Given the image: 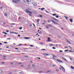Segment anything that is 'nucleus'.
Returning a JSON list of instances; mask_svg holds the SVG:
<instances>
[{
	"label": "nucleus",
	"mask_w": 74,
	"mask_h": 74,
	"mask_svg": "<svg viewBox=\"0 0 74 74\" xmlns=\"http://www.w3.org/2000/svg\"><path fill=\"white\" fill-rule=\"evenodd\" d=\"M56 60L58 62H60V63H63V61L60 60H59L58 59H56Z\"/></svg>",
	"instance_id": "f03ea898"
},
{
	"label": "nucleus",
	"mask_w": 74,
	"mask_h": 74,
	"mask_svg": "<svg viewBox=\"0 0 74 74\" xmlns=\"http://www.w3.org/2000/svg\"><path fill=\"white\" fill-rule=\"evenodd\" d=\"M40 21V19H38L37 20V23L38 22V21Z\"/></svg>",
	"instance_id": "aec40b11"
},
{
	"label": "nucleus",
	"mask_w": 74,
	"mask_h": 74,
	"mask_svg": "<svg viewBox=\"0 0 74 74\" xmlns=\"http://www.w3.org/2000/svg\"><path fill=\"white\" fill-rule=\"evenodd\" d=\"M5 63L4 62H1V63L2 64H4Z\"/></svg>",
	"instance_id": "c756f323"
},
{
	"label": "nucleus",
	"mask_w": 74,
	"mask_h": 74,
	"mask_svg": "<svg viewBox=\"0 0 74 74\" xmlns=\"http://www.w3.org/2000/svg\"><path fill=\"white\" fill-rule=\"evenodd\" d=\"M59 51H60V52H63V51L62 50H60Z\"/></svg>",
	"instance_id": "f704fd0d"
},
{
	"label": "nucleus",
	"mask_w": 74,
	"mask_h": 74,
	"mask_svg": "<svg viewBox=\"0 0 74 74\" xmlns=\"http://www.w3.org/2000/svg\"><path fill=\"white\" fill-rule=\"evenodd\" d=\"M40 44H41V45H43V44H44V43H43L42 42H40Z\"/></svg>",
	"instance_id": "a211bd4d"
},
{
	"label": "nucleus",
	"mask_w": 74,
	"mask_h": 74,
	"mask_svg": "<svg viewBox=\"0 0 74 74\" xmlns=\"http://www.w3.org/2000/svg\"><path fill=\"white\" fill-rule=\"evenodd\" d=\"M10 33H14V32H10Z\"/></svg>",
	"instance_id": "e2e57ef3"
},
{
	"label": "nucleus",
	"mask_w": 74,
	"mask_h": 74,
	"mask_svg": "<svg viewBox=\"0 0 74 74\" xmlns=\"http://www.w3.org/2000/svg\"><path fill=\"white\" fill-rule=\"evenodd\" d=\"M5 44H7V42H4Z\"/></svg>",
	"instance_id": "8fccbe9b"
},
{
	"label": "nucleus",
	"mask_w": 74,
	"mask_h": 74,
	"mask_svg": "<svg viewBox=\"0 0 74 74\" xmlns=\"http://www.w3.org/2000/svg\"><path fill=\"white\" fill-rule=\"evenodd\" d=\"M4 15L5 16H7V14L5 13L4 14Z\"/></svg>",
	"instance_id": "cd10ccee"
},
{
	"label": "nucleus",
	"mask_w": 74,
	"mask_h": 74,
	"mask_svg": "<svg viewBox=\"0 0 74 74\" xmlns=\"http://www.w3.org/2000/svg\"><path fill=\"white\" fill-rule=\"evenodd\" d=\"M56 58H57L56 56H53V58L54 59H56Z\"/></svg>",
	"instance_id": "0eeeda50"
},
{
	"label": "nucleus",
	"mask_w": 74,
	"mask_h": 74,
	"mask_svg": "<svg viewBox=\"0 0 74 74\" xmlns=\"http://www.w3.org/2000/svg\"><path fill=\"white\" fill-rule=\"evenodd\" d=\"M18 37H20V36H21V35H18Z\"/></svg>",
	"instance_id": "79ce46f5"
},
{
	"label": "nucleus",
	"mask_w": 74,
	"mask_h": 74,
	"mask_svg": "<svg viewBox=\"0 0 74 74\" xmlns=\"http://www.w3.org/2000/svg\"><path fill=\"white\" fill-rule=\"evenodd\" d=\"M32 67H34V64H32Z\"/></svg>",
	"instance_id": "ea45409f"
},
{
	"label": "nucleus",
	"mask_w": 74,
	"mask_h": 74,
	"mask_svg": "<svg viewBox=\"0 0 74 74\" xmlns=\"http://www.w3.org/2000/svg\"><path fill=\"white\" fill-rule=\"evenodd\" d=\"M70 22H71V23H72L73 21V19H71L69 20Z\"/></svg>",
	"instance_id": "1a4fd4ad"
},
{
	"label": "nucleus",
	"mask_w": 74,
	"mask_h": 74,
	"mask_svg": "<svg viewBox=\"0 0 74 74\" xmlns=\"http://www.w3.org/2000/svg\"><path fill=\"white\" fill-rule=\"evenodd\" d=\"M12 1L13 3H18V1H17L13 0Z\"/></svg>",
	"instance_id": "20e7f679"
},
{
	"label": "nucleus",
	"mask_w": 74,
	"mask_h": 74,
	"mask_svg": "<svg viewBox=\"0 0 74 74\" xmlns=\"http://www.w3.org/2000/svg\"><path fill=\"white\" fill-rule=\"evenodd\" d=\"M9 31L8 30H7L6 31V32H8Z\"/></svg>",
	"instance_id": "864d4df0"
},
{
	"label": "nucleus",
	"mask_w": 74,
	"mask_h": 74,
	"mask_svg": "<svg viewBox=\"0 0 74 74\" xmlns=\"http://www.w3.org/2000/svg\"><path fill=\"white\" fill-rule=\"evenodd\" d=\"M28 9H27L25 10V12L26 13H29V14H32V12L29 11Z\"/></svg>",
	"instance_id": "f257e3e1"
},
{
	"label": "nucleus",
	"mask_w": 74,
	"mask_h": 74,
	"mask_svg": "<svg viewBox=\"0 0 74 74\" xmlns=\"http://www.w3.org/2000/svg\"><path fill=\"white\" fill-rule=\"evenodd\" d=\"M19 64H22V63H18Z\"/></svg>",
	"instance_id": "3c124183"
},
{
	"label": "nucleus",
	"mask_w": 74,
	"mask_h": 74,
	"mask_svg": "<svg viewBox=\"0 0 74 74\" xmlns=\"http://www.w3.org/2000/svg\"><path fill=\"white\" fill-rule=\"evenodd\" d=\"M2 73H3V71H0V74Z\"/></svg>",
	"instance_id": "a878e982"
},
{
	"label": "nucleus",
	"mask_w": 74,
	"mask_h": 74,
	"mask_svg": "<svg viewBox=\"0 0 74 74\" xmlns=\"http://www.w3.org/2000/svg\"><path fill=\"white\" fill-rule=\"evenodd\" d=\"M39 17H40V18H41V17H42V16L41 15H39Z\"/></svg>",
	"instance_id": "412c9836"
},
{
	"label": "nucleus",
	"mask_w": 74,
	"mask_h": 74,
	"mask_svg": "<svg viewBox=\"0 0 74 74\" xmlns=\"http://www.w3.org/2000/svg\"><path fill=\"white\" fill-rule=\"evenodd\" d=\"M23 65H21V67H23Z\"/></svg>",
	"instance_id": "69168bd1"
},
{
	"label": "nucleus",
	"mask_w": 74,
	"mask_h": 74,
	"mask_svg": "<svg viewBox=\"0 0 74 74\" xmlns=\"http://www.w3.org/2000/svg\"><path fill=\"white\" fill-rule=\"evenodd\" d=\"M50 45L51 46H54L55 45H54V44H51Z\"/></svg>",
	"instance_id": "b1692460"
},
{
	"label": "nucleus",
	"mask_w": 74,
	"mask_h": 74,
	"mask_svg": "<svg viewBox=\"0 0 74 74\" xmlns=\"http://www.w3.org/2000/svg\"><path fill=\"white\" fill-rule=\"evenodd\" d=\"M49 26H50L51 27H52V26H53L52 25H49Z\"/></svg>",
	"instance_id": "473e14b6"
},
{
	"label": "nucleus",
	"mask_w": 74,
	"mask_h": 74,
	"mask_svg": "<svg viewBox=\"0 0 74 74\" xmlns=\"http://www.w3.org/2000/svg\"><path fill=\"white\" fill-rule=\"evenodd\" d=\"M64 17L66 18V19H68V17L66 16H64Z\"/></svg>",
	"instance_id": "f8f14e48"
},
{
	"label": "nucleus",
	"mask_w": 74,
	"mask_h": 74,
	"mask_svg": "<svg viewBox=\"0 0 74 74\" xmlns=\"http://www.w3.org/2000/svg\"><path fill=\"white\" fill-rule=\"evenodd\" d=\"M53 19H54V20H55V21H56V22H58V20H57V19H56V18H53Z\"/></svg>",
	"instance_id": "39448f33"
},
{
	"label": "nucleus",
	"mask_w": 74,
	"mask_h": 74,
	"mask_svg": "<svg viewBox=\"0 0 74 74\" xmlns=\"http://www.w3.org/2000/svg\"><path fill=\"white\" fill-rule=\"evenodd\" d=\"M3 33H4V34H7V33L5 32H3Z\"/></svg>",
	"instance_id": "c85d7f7f"
},
{
	"label": "nucleus",
	"mask_w": 74,
	"mask_h": 74,
	"mask_svg": "<svg viewBox=\"0 0 74 74\" xmlns=\"http://www.w3.org/2000/svg\"><path fill=\"white\" fill-rule=\"evenodd\" d=\"M5 36H6V35H4V37H5Z\"/></svg>",
	"instance_id": "338daca9"
},
{
	"label": "nucleus",
	"mask_w": 74,
	"mask_h": 74,
	"mask_svg": "<svg viewBox=\"0 0 74 74\" xmlns=\"http://www.w3.org/2000/svg\"><path fill=\"white\" fill-rule=\"evenodd\" d=\"M68 42V43H69V44L70 43V41H68L67 40Z\"/></svg>",
	"instance_id": "c9c22d12"
},
{
	"label": "nucleus",
	"mask_w": 74,
	"mask_h": 74,
	"mask_svg": "<svg viewBox=\"0 0 74 74\" xmlns=\"http://www.w3.org/2000/svg\"><path fill=\"white\" fill-rule=\"evenodd\" d=\"M55 17H56V18H59V16H56Z\"/></svg>",
	"instance_id": "bb28decb"
},
{
	"label": "nucleus",
	"mask_w": 74,
	"mask_h": 74,
	"mask_svg": "<svg viewBox=\"0 0 74 74\" xmlns=\"http://www.w3.org/2000/svg\"><path fill=\"white\" fill-rule=\"evenodd\" d=\"M23 0V1L24 2V3L25 2V0Z\"/></svg>",
	"instance_id": "09e8293b"
},
{
	"label": "nucleus",
	"mask_w": 74,
	"mask_h": 74,
	"mask_svg": "<svg viewBox=\"0 0 74 74\" xmlns=\"http://www.w3.org/2000/svg\"><path fill=\"white\" fill-rule=\"evenodd\" d=\"M51 40V38H48V41H49V42H50V41H51V40Z\"/></svg>",
	"instance_id": "423d86ee"
},
{
	"label": "nucleus",
	"mask_w": 74,
	"mask_h": 74,
	"mask_svg": "<svg viewBox=\"0 0 74 74\" xmlns=\"http://www.w3.org/2000/svg\"><path fill=\"white\" fill-rule=\"evenodd\" d=\"M50 72H51L50 71H48L47 72H46V73H50Z\"/></svg>",
	"instance_id": "f3484780"
},
{
	"label": "nucleus",
	"mask_w": 74,
	"mask_h": 74,
	"mask_svg": "<svg viewBox=\"0 0 74 74\" xmlns=\"http://www.w3.org/2000/svg\"><path fill=\"white\" fill-rule=\"evenodd\" d=\"M52 48H53V49H56V47H53Z\"/></svg>",
	"instance_id": "72a5a7b5"
},
{
	"label": "nucleus",
	"mask_w": 74,
	"mask_h": 74,
	"mask_svg": "<svg viewBox=\"0 0 74 74\" xmlns=\"http://www.w3.org/2000/svg\"><path fill=\"white\" fill-rule=\"evenodd\" d=\"M69 51L68 50H66L64 51V52H67V51Z\"/></svg>",
	"instance_id": "2f4dec72"
},
{
	"label": "nucleus",
	"mask_w": 74,
	"mask_h": 74,
	"mask_svg": "<svg viewBox=\"0 0 74 74\" xmlns=\"http://www.w3.org/2000/svg\"><path fill=\"white\" fill-rule=\"evenodd\" d=\"M54 24H56V25H58V23H57L54 22L53 23Z\"/></svg>",
	"instance_id": "4468645a"
},
{
	"label": "nucleus",
	"mask_w": 74,
	"mask_h": 74,
	"mask_svg": "<svg viewBox=\"0 0 74 74\" xmlns=\"http://www.w3.org/2000/svg\"><path fill=\"white\" fill-rule=\"evenodd\" d=\"M30 47H34V46L33 45H29Z\"/></svg>",
	"instance_id": "5701e85b"
},
{
	"label": "nucleus",
	"mask_w": 74,
	"mask_h": 74,
	"mask_svg": "<svg viewBox=\"0 0 74 74\" xmlns=\"http://www.w3.org/2000/svg\"><path fill=\"white\" fill-rule=\"evenodd\" d=\"M10 64H13V63H10Z\"/></svg>",
	"instance_id": "052dcab7"
},
{
	"label": "nucleus",
	"mask_w": 74,
	"mask_h": 74,
	"mask_svg": "<svg viewBox=\"0 0 74 74\" xmlns=\"http://www.w3.org/2000/svg\"><path fill=\"white\" fill-rule=\"evenodd\" d=\"M2 45V43H0V45Z\"/></svg>",
	"instance_id": "0e129e2a"
},
{
	"label": "nucleus",
	"mask_w": 74,
	"mask_h": 74,
	"mask_svg": "<svg viewBox=\"0 0 74 74\" xmlns=\"http://www.w3.org/2000/svg\"><path fill=\"white\" fill-rule=\"evenodd\" d=\"M34 25V27H36V26H35V25H34V24H33Z\"/></svg>",
	"instance_id": "680f3d73"
},
{
	"label": "nucleus",
	"mask_w": 74,
	"mask_h": 74,
	"mask_svg": "<svg viewBox=\"0 0 74 74\" xmlns=\"http://www.w3.org/2000/svg\"><path fill=\"white\" fill-rule=\"evenodd\" d=\"M71 69H73L74 68V67H73V66H71Z\"/></svg>",
	"instance_id": "2eb2a0df"
},
{
	"label": "nucleus",
	"mask_w": 74,
	"mask_h": 74,
	"mask_svg": "<svg viewBox=\"0 0 74 74\" xmlns=\"http://www.w3.org/2000/svg\"><path fill=\"white\" fill-rule=\"evenodd\" d=\"M52 15L53 16H56V14H53Z\"/></svg>",
	"instance_id": "dca6fc26"
},
{
	"label": "nucleus",
	"mask_w": 74,
	"mask_h": 74,
	"mask_svg": "<svg viewBox=\"0 0 74 74\" xmlns=\"http://www.w3.org/2000/svg\"><path fill=\"white\" fill-rule=\"evenodd\" d=\"M37 58L38 59H39V60H40V59H41V58Z\"/></svg>",
	"instance_id": "4c0bfd02"
},
{
	"label": "nucleus",
	"mask_w": 74,
	"mask_h": 74,
	"mask_svg": "<svg viewBox=\"0 0 74 74\" xmlns=\"http://www.w3.org/2000/svg\"><path fill=\"white\" fill-rule=\"evenodd\" d=\"M18 19H21V17H19Z\"/></svg>",
	"instance_id": "5fc2aeb1"
},
{
	"label": "nucleus",
	"mask_w": 74,
	"mask_h": 74,
	"mask_svg": "<svg viewBox=\"0 0 74 74\" xmlns=\"http://www.w3.org/2000/svg\"><path fill=\"white\" fill-rule=\"evenodd\" d=\"M26 1L27 2H29L30 1V0H26Z\"/></svg>",
	"instance_id": "4be33fe9"
},
{
	"label": "nucleus",
	"mask_w": 74,
	"mask_h": 74,
	"mask_svg": "<svg viewBox=\"0 0 74 74\" xmlns=\"http://www.w3.org/2000/svg\"><path fill=\"white\" fill-rule=\"evenodd\" d=\"M53 67H55V66H56V65H53Z\"/></svg>",
	"instance_id": "58836bf2"
},
{
	"label": "nucleus",
	"mask_w": 74,
	"mask_h": 74,
	"mask_svg": "<svg viewBox=\"0 0 74 74\" xmlns=\"http://www.w3.org/2000/svg\"><path fill=\"white\" fill-rule=\"evenodd\" d=\"M41 11H43V10H45V8H42L40 9Z\"/></svg>",
	"instance_id": "9b49d317"
},
{
	"label": "nucleus",
	"mask_w": 74,
	"mask_h": 74,
	"mask_svg": "<svg viewBox=\"0 0 74 74\" xmlns=\"http://www.w3.org/2000/svg\"><path fill=\"white\" fill-rule=\"evenodd\" d=\"M60 67L61 68L62 70L64 71V72H65V69H64V68H63L62 66H60Z\"/></svg>",
	"instance_id": "7ed1b4c3"
},
{
	"label": "nucleus",
	"mask_w": 74,
	"mask_h": 74,
	"mask_svg": "<svg viewBox=\"0 0 74 74\" xmlns=\"http://www.w3.org/2000/svg\"><path fill=\"white\" fill-rule=\"evenodd\" d=\"M62 58L64 59V60H65V61H66V62H67V60L66 59H65V58L63 57H62Z\"/></svg>",
	"instance_id": "9d476101"
},
{
	"label": "nucleus",
	"mask_w": 74,
	"mask_h": 74,
	"mask_svg": "<svg viewBox=\"0 0 74 74\" xmlns=\"http://www.w3.org/2000/svg\"><path fill=\"white\" fill-rule=\"evenodd\" d=\"M69 59H70V60H72V58H69Z\"/></svg>",
	"instance_id": "49530a36"
},
{
	"label": "nucleus",
	"mask_w": 74,
	"mask_h": 74,
	"mask_svg": "<svg viewBox=\"0 0 74 74\" xmlns=\"http://www.w3.org/2000/svg\"><path fill=\"white\" fill-rule=\"evenodd\" d=\"M38 33H41V31H40L39 32H38Z\"/></svg>",
	"instance_id": "603ef678"
},
{
	"label": "nucleus",
	"mask_w": 74,
	"mask_h": 74,
	"mask_svg": "<svg viewBox=\"0 0 74 74\" xmlns=\"http://www.w3.org/2000/svg\"><path fill=\"white\" fill-rule=\"evenodd\" d=\"M51 22V21L49 20L48 21V22L49 23Z\"/></svg>",
	"instance_id": "a19ab883"
},
{
	"label": "nucleus",
	"mask_w": 74,
	"mask_h": 74,
	"mask_svg": "<svg viewBox=\"0 0 74 74\" xmlns=\"http://www.w3.org/2000/svg\"><path fill=\"white\" fill-rule=\"evenodd\" d=\"M3 58H6V57H7V56H3Z\"/></svg>",
	"instance_id": "7c9ffc66"
},
{
	"label": "nucleus",
	"mask_w": 74,
	"mask_h": 74,
	"mask_svg": "<svg viewBox=\"0 0 74 74\" xmlns=\"http://www.w3.org/2000/svg\"><path fill=\"white\" fill-rule=\"evenodd\" d=\"M11 25H15V24L14 23H12V24H11Z\"/></svg>",
	"instance_id": "4d7b16f0"
},
{
	"label": "nucleus",
	"mask_w": 74,
	"mask_h": 74,
	"mask_svg": "<svg viewBox=\"0 0 74 74\" xmlns=\"http://www.w3.org/2000/svg\"><path fill=\"white\" fill-rule=\"evenodd\" d=\"M29 38H29L28 37H25V39H29Z\"/></svg>",
	"instance_id": "6e6552de"
},
{
	"label": "nucleus",
	"mask_w": 74,
	"mask_h": 74,
	"mask_svg": "<svg viewBox=\"0 0 74 74\" xmlns=\"http://www.w3.org/2000/svg\"><path fill=\"white\" fill-rule=\"evenodd\" d=\"M5 58H3V60H5Z\"/></svg>",
	"instance_id": "13d9d810"
},
{
	"label": "nucleus",
	"mask_w": 74,
	"mask_h": 74,
	"mask_svg": "<svg viewBox=\"0 0 74 74\" xmlns=\"http://www.w3.org/2000/svg\"><path fill=\"white\" fill-rule=\"evenodd\" d=\"M44 55H46V56H48L49 55H48V54H46L45 53H44Z\"/></svg>",
	"instance_id": "ddd939ff"
},
{
	"label": "nucleus",
	"mask_w": 74,
	"mask_h": 74,
	"mask_svg": "<svg viewBox=\"0 0 74 74\" xmlns=\"http://www.w3.org/2000/svg\"><path fill=\"white\" fill-rule=\"evenodd\" d=\"M51 21L53 23H54L55 22V21H54L53 20H51Z\"/></svg>",
	"instance_id": "6ab92c4d"
},
{
	"label": "nucleus",
	"mask_w": 74,
	"mask_h": 74,
	"mask_svg": "<svg viewBox=\"0 0 74 74\" xmlns=\"http://www.w3.org/2000/svg\"><path fill=\"white\" fill-rule=\"evenodd\" d=\"M46 27H47V28L48 29V28H49V27L48 26Z\"/></svg>",
	"instance_id": "6e6d98bb"
},
{
	"label": "nucleus",
	"mask_w": 74,
	"mask_h": 74,
	"mask_svg": "<svg viewBox=\"0 0 74 74\" xmlns=\"http://www.w3.org/2000/svg\"><path fill=\"white\" fill-rule=\"evenodd\" d=\"M15 49H19L18 48H15Z\"/></svg>",
	"instance_id": "a18cd8bd"
},
{
	"label": "nucleus",
	"mask_w": 74,
	"mask_h": 74,
	"mask_svg": "<svg viewBox=\"0 0 74 74\" xmlns=\"http://www.w3.org/2000/svg\"><path fill=\"white\" fill-rule=\"evenodd\" d=\"M22 27H20L19 28V29L20 30H22Z\"/></svg>",
	"instance_id": "393cba45"
},
{
	"label": "nucleus",
	"mask_w": 74,
	"mask_h": 74,
	"mask_svg": "<svg viewBox=\"0 0 74 74\" xmlns=\"http://www.w3.org/2000/svg\"><path fill=\"white\" fill-rule=\"evenodd\" d=\"M20 45H22L21 44H20L18 45L19 46H20Z\"/></svg>",
	"instance_id": "c03bdc74"
},
{
	"label": "nucleus",
	"mask_w": 74,
	"mask_h": 74,
	"mask_svg": "<svg viewBox=\"0 0 74 74\" xmlns=\"http://www.w3.org/2000/svg\"><path fill=\"white\" fill-rule=\"evenodd\" d=\"M69 47L70 48H72V47H70L69 46Z\"/></svg>",
	"instance_id": "de8ad7c7"
},
{
	"label": "nucleus",
	"mask_w": 74,
	"mask_h": 74,
	"mask_svg": "<svg viewBox=\"0 0 74 74\" xmlns=\"http://www.w3.org/2000/svg\"><path fill=\"white\" fill-rule=\"evenodd\" d=\"M64 48H68V47H65Z\"/></svg>",
	"instance_id": "37998d69"
},
{
	"label": "nucleus",
	"mask_w": 74,
	"mask_h": 74,
	"mask_svg": "<svg viewBox=\"0 0 74 74\" xmlns=\"http://www.w3.org/2000/svg\"><path fill=\"white\" fill-rule=\"evenodd\" d=\"M42 50H43V51L44 50H45V49H42Z\"/></svg>",
	"instance_id": "bf43d9fd"
},
{
	"label": "nucleus",
	"mask_w": 74,
	"mask_h": 74,
	"mask_svg": "<svg viewBox=\"0 0 74 74\" xmlns=\"http://www.w3.org/2000/svg\"><path fill=\"white\" fill-rule=\"evenodd\" d=\"M29 15L30 16H32V15L31 14H29Z\"/></svg>",
	"instance_id": "e433bc0d"
},
{
	"label": "nucleus",
	"mask_w": 74,
	"mask_h": 74,
	"mask_svg": "<svg viewBox=\"0 0 74 74\" xmlns=\"http://www.w3.org/2000/svg\"><path fill=\"white\" fill-rule=\"evenodd\" d=\"M4 25L5 24V23H3Z\"/></svg>",
	"instance_id": "774afa93"
}]
</instances>
